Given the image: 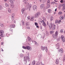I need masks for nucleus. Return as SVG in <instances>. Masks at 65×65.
Returning <instances> with one entry per match:
<instances>
[{"instance_id": "nucleus-1", "label": "nucleus", "mask_w": 65, "mask_h": 65, "mask_svg": "<svg viewBox=\"0 0 65 65\" xmlns=\"http://www.w3.org/2000/svg\"><path fill=\"white\" fill-rule=\"evenodd\" d=\"M28 56H25L24 57V63L25 64H26V63H27V60H28V61H30V58H29V53H28Z\"/></svg>"}, {"instance_id": "nucleus-2", "label": "nucleus", "mask_w": 65, "mask_h": 65, "mask_svg": "<svg viewBox=\"0 0 65 65\" xmlns=\"http://www.w3.org/2000/svg\"><path fill=\"white\" fill-rule=\"evenodd\" d=\"M49 29L54 30L56 28L55 25H49Z\"/></svg>"}, {"instance_id": "nucleus-3", "label": "nucleus", "mask_w": 65, "mask_h": 65, "mask_svg": "<svg viewBox=\"0 0 65 65\" xmlns=\"http://www.w3.org/2000/svg\"><path fill=\"white\" fill-rule=\"evenodd\" d=\"M22 48L24 49H27V50H28V51H31L32 50V47L28 46H27L26 47L23 46Z\"/></svg>"}, {"instance_id": "nucleus-4", "label": "nucleus", "mask_w": 65, "mask_h": 65, "mask_svg": "<svg viewBox=\"0 0 65 65\" xmlns=\"http://www.w3.org/2000/svg\"><path fill=\"white\" fill-rule=\"evenodd\" d=\"M59 34V32L58 31H56L55 34H53L52 35V36L53 38L55 39H56L57 38V36Z\"/></svg>"}, {"instance_id": "nucleus-5", "label": "nucleus", "mask_w": 65, "mask_h": 65, "mask_svg": "<svg viewBox=\"0 0 65 65\" xmlns=\"http://www.w3.org/2000/svg\"><path fill=\"white\" fill-rule=\"evenodd\" d=\"M44 20H45V21H46V19H44L43 20L39 21V24H42V25H46V24H45V22L44 21Z\"/></svg>"}, {"instance_id": "nucleus-6", "label": "nucleus", "mask_w": 65, "mask_h": 65, "mask_svg": "<svg viewBox=\"0 0 65 65\" xmlns=\"http://www.w3.org/2000/svg\"><path fill=\"white\" fill-rule=\"evenodd\" d=\"M28 1V0H23V2H24L25 4L26 5V9H27L28 8V5H29V3H26V2H27Z\"/></svg>"}, {"instance_id": "nucleus-7", "label": "nucleus", "mask_w": 65, "mask_h": 65, "mask_svg": "<svg viewBox=\"0 0 65 65\" xmlns=\"http://www.w3.org/2000/svg\"><path fill=\"white\" fill-rule=\"evenodd\" d=\"M4 31L2 30H0V36L2 37H4Z\"/></svg>"}, {"instance_id": "nucleus-8", "label": "nucleus", "mask_w": 65, "mask_h": 65, "mask_svg": "<svg viewBox=\"0 0 65 65\" xmlns=\"http://www.w3.org/2000/svg\"><path fill=\"white\" fill-rule=\"evenodd\" d=\"M27 19L28 20H29L30 21H33L34 19V17H31L29 16L27 17Z\"/></svg>"}, {"instance_id": "nucleus-9", "label": "nucleus", "mask_w": 65, "mask_h": 65, "mask_svg": "<svg viewBox=\"0 0 65 65\" xmlns=\"http://www.w3.org/2000/svg\"><path fill=\"white\" fill-rule=\"evenodd\" d=\"M58 52H61V53H60V56H62L63 54V50L62 48H61L59 49V50L58 51Z\"/></svg>"}, {"instance_id": "nucleus-10", "label": "nucleus", "mask_w": 65, "mask_h": 65, "mask_svg": "<svg viewBox=\"0 0 65 65\" xmlns=\"http://www.w3.org/2000/svg\"><path fill=\"white\" fill-rule=\"evenodd\" d=\"M40 13L39 12H38L37 13H36L35 15V17L36 18H38L39 17V15Z\"/></svg>"}, {"instance_id": "nucleus-11", "label": "nucleus", "mask_w": 65, "mask_h": 65, "mask_svg": "<svg viewBox=\"0 0 65 65\" xmlns=\"http://www.w3.org/2000/svg\"><path fill=\"white\" fill-rule=\"evenodd\" d=\"M38 36H41V38H42V39H44V37L45 36V34H44V35H42V36L41 34L39 35H38Z\"/></svg>"}, {"instance_id": "nucleus-12", "label": "nucleus", "mask_w": 65, "mask_h": 65, "mask_svg": "<svg viewBox=\"0 0 65 65\" xmlns=\"http://www.w3.org/2000/svg\"><path fill=\"white\" fill-rule=\"evenodd\" d=\"M60 44L59 43H57V44L56 45V49H59L60 47Z\"/></svg>"}, {"instance_id": "nucleus-13", "label": "nucleus", "mask_w": 65, "mask_h": 65, "mask_svg": "<svg viewBox=\"0 0 65 65\" xmlns=\"http://www.w3.org/2000/svg\"><path fill=\"white\" fill-rule=\"evenodd\" d=\"M61 38L62 41L63 42H65V38H64V36L63 35H61Z\"/></svg>"}, {"instance_id": "nucleus-14", "label": "nucleus", "mask_w": 65, "mask_h": 65, "mask_svg": "<svg viewBox=\"0 0 65 65\" xmlns=\"http://www.w3.org/2000/svg\"><path fill=\"white\" fill-rule=\"evenodd\" d=\"M37 7L36 5H34L33 6V9L34 10H36V9H37Z\"/></svg>"}, {"instance_id": "nucleus-15", "label": "nucleus", "mask_w": 65, "mask_h": 65, "mask_svg": "<svg viewBox=\"0 0 65 65\" xmlns=\"http://www.w3.org/2000/svg\"><path fill=\"white\" fill-rule=\"evenodd\" d=\"M44 5L43 4H42L40 6V8L41 9H42L43 7H44Z\"/></svg>"}, {"instance_id": "nucleus-16", "label": "nucleus", "mask_w": 65, "mask_h": 65, "mask_svg": "<svg viewBox=\"0 0 65 65\" xmlns=\"http://www.w3.org/2000/svg\"><path fill=\"white\" fill-rule=\"evenodd\" d=\"M14 1V0H10V2L11 3H12V4H13Z\"/></svg>"}, {"instance_id": "nucleus-17", "label": "nucleus", "mask_w": 65, "mask_h": 65, "mask_svg": "<svg viewBox=\"0 0 65 65\" xmlns=\"http://www.w3.org/2000/svg\"><path fill=\"white\" fill-rule=\"evenodd\" d=\"M15 25H10V28H14L15 27Z\"/></svg>"}, {"instance_id": "nucleus-18", "label": "nucleus", "mask_w": 65, "mask_h": 65, "mask_svg": "<svg viewBox=\"0 0 65 65\" xmlns=\"http://www.w3.org/2000/svg\"><path fill=\"white\" fill-rule=\"evenodd\" d=\"M25 8H23L21 10V11L22 12V14H23L25 11Z\"/></svg>"}, {"instance_id": "nucleus-19", "label": "nucleus", "mask_w": 65, "mask_h": 65, "mask_svg": "<svg viewBox=\"0 0 65 65\" xmlns=\"http://www.w3.org/2000/svg\"><path fill=\"white\" fill-rule=\"evenodd\" d=\"M45 47H43L42 46H41V49L42 51H44V50H45Z\"/></svg>"}, {"instance_id": "nucleus-20", "label": "nucleus", "mask_w": 65, "mask_h": 65, "mask_svg": "<svg viewBox=\"0 0 65 65\" xmlns=\"http://www.w3.org/2000/svg\"><path fill=\"white\" fill-rule=\"evenodd\" d=\"M59 63V59H56V63L57 64H58Z\"/></svg>"}, {"instance_id": "nucleus-21", "label": "nucleus", "mask_w": 65, "mask_h": 65, "mask_svg": "<svg viewBox=\"0 0 65 65\" xmlns=\"http://www.w3.org/2000/svg\"><path fill=\"white\" fill-rule=\"evenodd\" d=\"M28 39L29 41L30 42H31V39L30 37H28Z\"/></svg>"}, {"instance_id": "nucleus-22", "label": "nucleus", "mask_w": 65, "mask_h": 65, "mask_svg": "<svg viewBox=\"0 0 65 65\" xmlns=\"http://www.w3.org/2000/svg\"><path fill=\"white\" fill-rule=\"evenodd\" d=\"M32 7V5H30L29 6H28V7H29V10L30 11V9H31V8Z\"/></svg>"}, {"instance_id": "nucleus-23", "label": "nucleus", "mask_w": 65, "mask_h": 65, "mask_svg": "<svg viewBox=\"0 0 65 65\" xmlns=\"http://www.w3.org/2000/svg\"><path fill=\"white\" fill-rule=\"evenodd\" d=\"M32 65H35V61L34 60L32 61Z\"/></svg>"}, {"instance_id": "nucleus-24", "label": "nucleus", "mask_w": 65, "mask_h": 65, "mask_svg": "<svg viewBox=\"0 0 65 65\" xmlns=\"http://www.w3.org/2000/svg\"><path fill=\"white\" fill-rule=\"evenodd\" d=\"M35 45H37V46H38V43H37V42L36 41H35Z\"/></svg>"}, {"instance_id": "nucleus-25", "label": "nucleus", "mask_w": 65, "mask_h": 65, "mask_svg": "<svg viewBox=\"0 0 65 65\" xmlns=\"http://www.w3.org/2000/svg\"><path fill=\"white\" fill-rule=\"evenodd\" d=\"M39 57L38 58L39 59V60H40V59H41V57H42V55H40L39 56Z\"/></svg>"}, {"instance_id": "nucleus-26", "label": "nucleus", "mask_w": 65, "mask_h": 65, "mask_svg": "<svg viewBox=\"0 0 65 65\" xmlns=\"http://www.w3.org/2000/svg\"><path fill=\"white\" fill-rule=\"evenodd\" d=\"M63 16H61L60 17V20H63Z\"/></svg>"}, {"instance_id": "nucleus-27", "label": "nucleus", "mask_w": 65, "mask_h": 65, "mask_svg": "<svg viewBox=\"0 0 65 65\" xmlns=\"http://www.w3.org/2000/svg\"><path fill=\"white\" fill-rule=\"evenodd\" d=\"M8 12L10 13L11 12V10L9 8L8 9Z\"/></svg>"}, {"instance_id": "nucleus-28", "label": "nucleus", "mask_w": 65, "mask_h": 65, "mask_svg": "<svg viewBox=\"0 0 65 65\" xmlns=\"http://www.w3.org/2000/svg\"><path fill=\"white\" fill-rule=\"evenodd\" d=\"M47 6L46 7V8H49L50 7V5L49 4H47Z\"/></svg>"}, {"instance_id": "nucleus-29", "label": "nucleus", "mask_w": 65, "mask_h": 65, "mask_svg": "<svg viewBox=\"0 0 65 65\" xmlns=\"http://www.w3.org/2000/svg\"><path fill=\"white\" fill-rule=\"evenodd\" d=\"M51 11H52V10L51 9H48V10L47 11L48 12V13H50L51 12Z\"/></svg>"}, {"instance_id": "nucleus-30", "label": "nucleus", "mask_w": 65, "mask_h": 65, "mask_svg": "<svg viewBox=\"0 0 65 65\" xmlns=\"http://www.w3.org/2000/svg\"><path fill=\"white\" fill-rule=\"evenodd\" d=\"M59 15H61L62 14V12H59L58 13Z\"/></svg>"}, {"instance_id": "nucleus-31", "label": "nucleus", "mask_w": 65, "mask_h": 65, "mask_svg": "<svg viewBox=\"0 0 65 65\" xmlns=\"http://www.w3.org/2000/svg\"><path fill=\"white\" fill-rule=\"evenodd\" d=\"M10 7H11V8H13L14 7V5L13 4H12L11 6H10Z\"/></svg>"}, {"instance_id": "nucleus-32", "label": "nucleus", "mask_w": 65, "mask_h": 65, "mask_svg": "<svg viewBox=\"0 0 65 65\" xmlns=\"http://www.w3.org/2000/svg\"><path fill=\"white\" fill-rule=\"evenodd\" d=\"M5 6L6 7H8V6H9V5H8V4L6 3H5Z\"/></svg>"}, {"instance_id": "nucleus-33", "label": "nucleus", "mask_w": 65, "mask_h": 65, "mask_svg": "<svg viewBox=\"0 0 65 65\" xmlns=\"http://www.w3.org/2000/svg\"><path fill=\"white\" fill-rule=\"evenodd\" d=\"M65 55H64V56L63 57V62H65Z\"/></svg>"}, {"instance_id": "nucleus-34", "label": "nucleus", "mask_w": 65, "mask_h": 65, "mask_svg": "<svg viewBox=\"0 0 65 65\" xmlns=\"http://www.w3.org/2000/svg\"><path fill=\"white\" fill-rule=\"evenodd\" d=\"M39 65H44V64L42 63V62H41L39 64Z\"/></svg>"}, {"instance_id": "nucleus-35", "label": "nucleus", "mask_w": 65, "mask_h": 65, "mask_svg": "<svg viewBox=\"0 0 65 65\" xmlns=\"http://www.w3.org/2000/svg\"><path fill=\"white\" fill-rule=\"evenodd\" d=\"M54 32V31H50V34H52Z\"/></svg>"}, {"instance_id": "nucleus-36", "label": "nucleus", "mask_w": 65, "mask_h": 65, "mask_svg": "<svg viewBox=\"0 0 65 65\" xmlns=\"http://www.w3.org/2000/svg\"><path fill=\"white\" fill-rule=\"evenodd\" d=\"M45 51H46V53H47V51H48L47 47H46V48L45 49Z\"/></svg>"}, {"instance_id": "nucleus-37", "label": "nucleus", "mask_w": 65, "mask_h": 65, "mask_svg": "<svg viewBox=\"0 0 65 65\" xmlns=\"http://www.w3.org/2000/svg\"><path fill=\"white\" fill-rule=\"evenodd\" d=\"M61 22V20H59L58 21V24H60V23Z\"/></svg>"}, {"instance_id": "nucleus-38", "label": "nucleus", "mask_w": 65, "mask_h": 65, "mask_svg": "<svg viewBox=\"0 0 65 65\" xmlns=\"http://www.w3.org/2000/svg\"><path fill=\"white\" fill-rule=\"evenodd\" d=\"M62 6L63 8L65 9V5L64 4H63L62 5Z\"/></svg>"}, {"instance_id": "nucleus-39", "label": "nucleus", "mask_w": 65, "mask_h": 65, "mask_svg": "<svg viewBox=\"0 0 65 65\" xmlns=\"http://www.w3.org/2000/svg\"><path fill=\"white\" fill-rule=\"evenodd\" d=\"M26 29H30V27H26Z\"/></svg>"}, {"instance_id": "nucleus-40", "label": "nucleus", "mask_w": 65, "mask_h": 65, "mask_svg": "<svg viewBox=\"0 0 65 65\" xmlns=\"http://www.w3.org/2000/svg\"><path fill=\"white\" fill-rule=\"evenodd\" d=\"M55 23L56 24H57L58 23V20H56L55 21Z\"/></svg>"}, {"instance_id": "nucleus-41", "label": "nucleus", "mask_w": 65, "mask_h": 65, "mask_svg": "<svg viewBox=\"0 0 65 65\" xmlns=\"http://www.w3.org/2000/svg\"><path fill=\"white\" fill-rule=\"evenodd\" d=\"M50 0H48L47 1V4H50Z\"/></svg>"}, {"instance_id": "nucleus-42", "label": "nucleus", "mask_w": 65, "mask_h": 65, "mask_svg": "<svg viewBox=\"0 0 65 65\" xmlns=\"http://www.w3.org/2000/svg\"><path fill=\"white\" fill-rule=\"evenodd\" d=\"M6 35L7 37H9V33H8L6 34Z\"/></svg>"}, {"instance_id": "nucleus-43", "label": "nucleus", "mask_w": 65, "mask_h": 65, "mask_svg": "<svg viewBox=\"0 0 65 65\" xmlns=\"http://www.w3.org/2000/svg\"><path fill=\"white\" fill-rule=\"evenodd\" d=\"M21 22L22 23V24H23V25L25 23L24 21H23V20L21 21Z\"/></svg>"}, {"instance_id": "nucleus-44", "label": "nucleus", "mask_w": 65, "mask_h": 65, "mask_svg": "<svg viewBox=\"0 0 65 65\" xmlns=\"http://www.w3.org/2000/svg\"><path fill=\"white\" fill-rule=\"evenodd\" d=\"M20 57H23V55L22 54H21L20 55Z\"/></svg>"}, {"instance_id": "nucleus-45", "label": "nucleus", "mask_w": 65, "mask_h": 65, "mask_svg": "<svg viewBox=\"0 0 65 65\" xmlns=\"http://www.w3.org/2000/svg\"><path fill=\"white\" fill-rule=\"evenodd\" d=\"M53 20V17H51V21H52V20Z\"/></svg>"}, {"instance_id": "nucleus-46", "label": "nucleus", "mask_w": 65, "mask_h": 65, "mask_svg": "<svg viewBox=\"0 0 65 65\" xmlns=\"http://www.w3.org/2000/svg\"><path fill=\"white\" fill-rule=\"evenodd\" d=\"M35 26H36V27L38 29H39V26H38V25H35Z\"/></svg>"}, {"instance_id": "nucleus-47", "label": "nucleus", "mask_w": 65, "mask_h": 65, "mask_svg": "<svg viewBox=\"0 0 65 65\" xmlns=\"http://www.w3.org/2000/svg\"><path fill=\"white\" fill-rule=\"evenodd\" d=\"M55 3L54 2H52L51 3V4H53V5H54V4H55Z\"/></svg>"}, {"instance_id": "nucleus-48", "label": "nucleus", "mask_w": 65, "mask_h": 65, "mask_svg": "<svg viewBox=\"0 0 65 65\" xmlns=\"http://www.w3.org/2000/svg\"><path fill=\"white\" fill-rule=\"evenodd\" d=\"M2 8H3V7L1 6H0V10L2 9Z\"/></svg>"}, {"instance_id": "nucleus-49", "label": "nucleus", "mask_w": 65, "mask_h": 65, "mask_svg": "<svg viewBox=\"0 0 65 65\" xmlns=\"http://www.w3.org/2000/svg\"><path fill=\"white\" fill-rule=\"evenodd\" d=\"M63 0H60V3H63Z\"/></svg>"}, {"instance_id": "nucleus-50", "label": "nucleus", "mask_w": 65, "mask_h": 65, "mask_svg": "<svg viewBox=\"0 0 65 65\" xmlns=\"http://www.w3.org/2000/svg\"><path fill=\"white\" fill-rule=\"evenodd\" d=\"M63 30L62 29H61L60 30V32L61 33H63Z\"/></svg>"}, {"instance_id": "nucleus-51", "label": "nucleus", "mask_w": 65, "mask_h": 65, "mask_svg": "<svg viewBox=\"0 0 65 65\" xmlns=\"http://www.w3.org/2000/svg\"><path fill=\"white\" fill-rule=\"evenodd\" d=\"M12 16H14V14L12 13Z\"/></svg>"}, {"instance_id": "nucleus-52", "label": "nucleus", "mask_w": 65, "mask_h": 65, "mask_svg": "<svg viewBox=\"0 0 65 65\" xmlns=\"http://www.w3.org/2000/svg\"><path fill=\"white\" fill-rule=\"evenodd\" d=\"M10 31H11V32H12V29H10Z\"/></svg>"}, {"instance_id": "nucleus-53", "label": "nucleus", "mask_w": 65, "mask_h": 65, "mask_svg": "<svg viewBox=\"0 0 65 65\" xmlns=\"http://www.w3.org/2000/svg\"><path fill=\"white\" fill-rule=\"evenodd\" d=\"M65 8H62V10H64V9H65Z\"/></svg>"}, {"instance_id": "nucleus-54", "label": "nucleus", "mask_w": 65, "mask_h": 65, "mask_svg": "<svg viewBox=\"0 0 65 65\" xmlns=\"http://www.w3.org/2000/svg\"><path fill=\"white\" fill-rule=\"evenodd\" d=\"M40 28L41 29H42V26H40Z\"/></svg>"}, {"instance_id": "nucleus-55", "label": "nucleus", "mask_w": 65, "mask_h": 65, "mask_svg": "<svg viewBox=\"0 0 65 65\" xmlns=\"http://www.w3.org/2000/svg\"><path fill=\"white\" fill-rule=\"evenodd\" d=\"M46 33L47 35V34H48V32L47 31H46Z\"/></svg>"}, {"instance_id": "nucleus-56", "label": "nucleus", "mask_w": 65, "mask_h": 65, "mask_svg": "<svg viewBox=\"0 0 65 65\" xmlns=\"http://www.w3.org/2000/svg\"><path fill=\"white\" fill-rule=\"evenodd\" d=\"M35 25H38V23L36 22H35Z\"/></svg>"}, {"instance_id": "nucleus-57", "label": "nucleus", "mask_w": 65, "mask_h": 65, "mask_svg": "<svg viewBox=\"0 0 65 65\" xmlns=\"http://www.w3.org/2000/svg\"><path fill=\"white\" fill-rule=\"evenodd\" d=\"M59 7H62V5H59Z\"/></svg>"}, {"instance_id": "nucleus-58", "label": "nucleus", "mask_w": 65, "mask_h": 65, "mask_svg": "<svg viewBox=\"0 0 65 65\" xmlns=\"http://www.w3.org/2000/svg\"><path fill=\"white\" fill-rule=\"evenodd\" d=\"M43 25L45 27H46V25Z\"/></svg>"}, {"instance_id": "nucleus-59", "label": "nucleus", "mask_w": 65, "mask_h": 65, "mask_svg": "<svg viewBox=\"0 0 65 65\" xmlns=\"http://www.w3.org/2000/svg\"><path fill=\"white\" fill-rule=\"evenodd\" d=\"M59 40H60V39H58L57 40V41H59Z\"/></svg>"}, {"instance_id": "nucleus-60", "label": "nucleus", "mask_w": 65, "mask_h": 65, "mask_svg": "<svg viewBox=\"0 0 65 65\" xmlns=\"http://www.w3.org/2000/svg\"><path fill=\"white\" fill-rule=\"evenodd\" d=\"M1 44L2 45H3V43H2Z\"/></svg>"}, {"instance_id": "nucleus-61", "label": "nucleus", "mask_w": 65, "mask_h": 65, "mask_svg": "<svg viewBox=\"0 0 65 65\" xmlns=\"http://www.w3.org/2000/svg\"><path fill=\"white\" fill-rule=\"evenodd\" d=\"M57 8L56 9H55V11L56 12V11H57Z\"/></svg>"}, {"instance_id": "nucleus-62", "label": "nucleus", "mask_w": 65, "mask_h": 65, "mask_svg": "<svg viewBox=\"0 0 65 65\" xmlns=\"http://www.w3.org/2000/svg\"><path fill=\"white\" fill-rule=\"evenodd\" d=\"M14 23H16V21H14Z\"/></svg>"}, {"instance_id": "nucleus-63", "label": "nucleus", "mask_w": 65, "mask_h": 65, "mask_svg": "<svg viewBox=\"0 0 65 65\" xmlns=\"http://www.w3.org/2000/svg\"><path fill=\"white\" fill-rule=\"evenodd\" d=\"M45 15H47V13H45Z\"/></svg>"}, {"instance_id": "nucleus-64", "label": "nucleus", "mask_w": 65, "mask_h": 65, "mask_svg": "<svg viewBox=\"0 0 65 65\" xmlns=\"http://www.w3.org/2000/svg\"><path fill=\"white\" fill-rule=\"evenodd\" d=\"M64 18H65V14H64Z\"/></svg>"}]
</instances>
